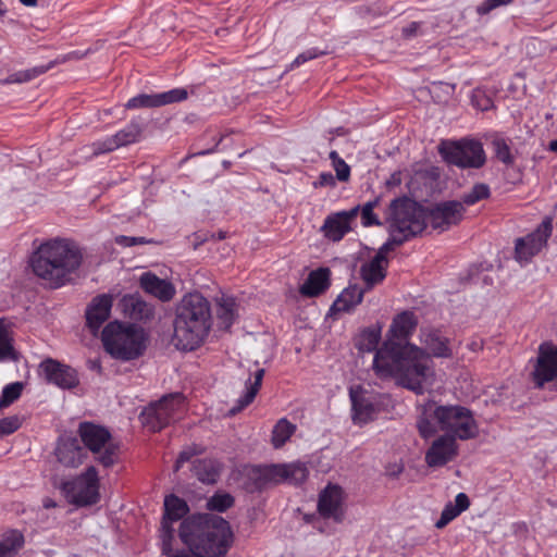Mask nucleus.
I'll use <instances>...</instances> for the list:
<instances>
[{
  "label": "nucleus",
  "mask_w": 557,
  "mask_h": 557,
  "mask_svg": "<svg viewBox=\"0 0 557 557\" xmlns=\"http://www.w3.org/2000/svg\"><path fill=\"white\" fill-rule=\"evenodd\" d=\"M42 506L44 508L46 509H50V508H54L57 507V503L50 498V497H46L44 500H42Z\"/></svg>",
  "instance_id": "obj_58"
},
{
  "label": "nucleus",
  "mask_w": 557,
  "mask_h": 557,
  "mask_svg": "<svg viewBox=\"0 0 557 557\" xmlns=\"http://www.w3.org/2000/svg\"><path fill=\"white\" fill-rule=\"evenodd\" d=\"M113 299L108 294L98 295L88 305L86 309V324L92 333H96L100 326L110 317Z\"/></svg>",
  "instance_id": "obj_23"
},
{
  "label": "nucleus",
  "mask_w": 557,
  "mask_h": 557,
  "mask_svg": "<svg viewBox=\"0 0 557 557\" xmlns=\"http://www.w3.org/2000/svg\"><path fill=\"white\" fill-rule=\"evenodd\" d=\"M321 53L318 52L315 49H310V50H307L302 53H300L295 60L294 62L290 64V69H293L294 66H298L307 61H310L314 58H317L318 55H320Z\"/></svg>",
  "instance_id": "obj_55"
},
{
  "label": "nucleus",
  "mask_w": 557,
  "mask_h": 557,
  "mask_svg": "<svg viewBox=\"0 0 557 557\" xmlns=\"http://www.w3.org/2000/svg\"><path fill=\"white\" fill-rule=\"evenodd\" d=\"M406 240L408 239L405 235H400L396 232H389L388 240L382 245L375 256H381L383 259H387V253L392 251L396 246L404 244Z\"/></svg>",
  "instance_id": "obj_48"
},
{
  "label": "nucleus",
  "mask_w": 557,
  "mask_h": 557,
  "mask_svg": "<svg viewBox=\"0 0 557 557\" xmlns=\"http://www.w3.org/2000/svg\"><path fill=\"white\" fill-rule=\"evenodd\" d=\"M78 434L85 448L94 454L99 465L110 468L117 462L120 445L107 428L92 422H82Z\"/></svg>",
  "instance_id": "obj_8"
},
{
  "label": "nucleus",
  "mask_w": 557,
  "mask_h": 557,
  "mask_svg": "<svg viewBox=\"0 0 557 557\" xmlns=\"http://www.w3.org/2000/svg\"><path fill=\"white\" fill-rule=\"evenodd\" d=\"M24 536L18 531H10L0 541V557H12L23 546Z\"/></svg>",
  "instance_id": "obj_37"
},
{
  "label": "nucleus",
  "mask_w": 557,
  "mask_h": 557,
  "mask_svg": "<svg viewBox=\"0 0 557 557\" xmlns=\"http://www.w3.org/2000/svg\"><path fill=\"white\" fill-rule=\"evenodd\" d=\"M46 380L61 388H73L78 384L76 371L61 362L48 358L40 363Z\"/></svg>",
  "instance_id": "obj_21"
},
{
  "label": "nucleus",
  "mask_w": 557,
  "mask_h": 557,
  "mask_svg": "<svg viewBox=\"0 0 557 557\" xmlns=\"http://www.w3.org/2000/svg\"><path fill=\"white\" fill-rule=\"evenodd\" d=\"M189 524L181 525L180 537L182 542L188 547L189 552L173 550L169 536L162 535V554L168 557H208V550L203 549L200 536L203 534L202 529L193 528L195 531H189Z\"/></svg>",
  "instance_id": "obj_16"
},
{
  "label": "nucleus",
  "mask_w": 557,
  "mask_h": 557,
  "mask_svg": "<svg viewBox=\"0 0 557 557\" xmlns=\"http://www.w3.org/2000/svg\"><path fill=\"white\" fill-rule=\"evenodd\" d=\"M379 199L366 202L362 207L359 206L361 214V222L363 226L382 225L377 215L373 212L374 208L379 205Z\"/></svg>",
  "instance_id": "obj_45"
},
{
  "label": "nucleus",
  "mask_w": 557,
  "mask_h": 557,
  "mask_svg": "<svg viewBox=\"0 0 557 557\" xmlns=\"http://www.w3.org/2000/svg\"><path fill=\"white\" fill-rule=\"evenodd\" d=\"M367 290L368 289L362 288L358 284H350L338 295L331 307V311L349 312L362 301Z\"/></svg>",
  "instance_id": "obj_30"
},
{
  "label": "nucleus",
  "mask_w": 557,
  "mask_h": 557,
  "mask_svg": "<svg viewBox=\"0 0 557 557\" xmlns=\"http://www.w3.org/2000/svg\"><path fill=\"white\" fill-rule=\"evenodd\" d=\"M440 152L447 163L460 169H480L486 162L483 145L475 139L444 143Z\"/></svg>",
  "instance_id": "obj_11"
},
{
  "label": "nucleus",
  "mask_w": 557,
  "mask_h": 557,
  "mask_svg": "<svg viewBox=\"0 0 557 557\" xmlns=\"http://www.w3.org/2000/svg\"><path fill=\"white\" fill-rule=\"evenodd\" d=\"M306 463H272L249 466L244 470V488L249 493L262 492L281 483L300 484L307 480Z\"/></svg>",
  "instance_id": "obj_4"
},
{
  "label": "nucleus",
  "mask_w": 557,
  "mask_h": 557,
  "mask_svg": "<svg viewBox=\"0 0 557 557\" xmlns=\"http://www.w3.org/2000/svg\"><path fill=\"white\" fill-rule=\"evenodd\" d=\"M417 319L410 311H404L394 318L389 333L394 338L407 339L417 326Z\"/></svg>",
  "instance_id": "obj_33"
},
{
  "label": "nucleus",
  "mask_w": 557,
  "mask_h": 557,
  "mask_svg": "<svg viewBox=\"0 0 557 557\" xmlns=\"http://www.w3.org/2000/svg\"><path fill=\"white\" fill-rule=\"evenodd\" d=\"M548 149L555 153H557V139L552 140L549 143Z\"/></svg>",
  "instance_id": "obj_61"
},
{
  "label": "nucleus",
  "mask_w": 557,
  "mask_h": 557,
  "mask_svg": "<svg viewBox=\"0 0 557 557\" xmlns=\"http://www.w3.org/2000/svg\"><path fill=\"white\" fill-rule=\"evenodd\" d=\"M457 456L456 440L451 435L437 437L425 453L429 467H442Z\"/></svg>",
  "instance_id": "obj_22"
},
{
  "label": "nucleus",
  "mask_w": 557,
  "mask_h": 557,
  "mask_svg": "<svg viewBox=\"0 0 557 557\" xmlns=\"http://www.w3.org/2000/svg\"><path fill=\"white\" fill-rule=\"evenodd\" d=\"M433 419L437 422L445 435H451L455 440L467 441L479 434L478 424L472 412L462 406L448 405L436 406L433 411Z\"/></svg>",
  "instance_id": "obj_9"
},
{
  "label": "nucleus",
  "mask_w": 557,
  "mask_h": 557,
  "mask_svg": "<svg viewBox=\"0 0 557 557\" xmlns=\"http://www.w3.org/2000/svg\"><path fill=\"white\" fill-rule=\"evenodd\" d=\"M512 1L513 0H485L480 5L476 7V13L479 15H486L491 11H493L499 7L510 4Z\"/></svg>",
  "instance_id": "obj_52"
},
{
  "label": "nucleus",
  "mask_w": 557,
  "mask_h": 557,
  "mask_svg": "<svg viewBox=\"0 0 557 557\" xmlns=\"http://www.w3.org/2000/svg\"><path fill=\"white\" fill-rule=\"evenodd\" d=\"M388 259L381 256H374L371 260L362 263L360 275L366 285V289L370 290L374 285L380 284L386 276Z\"/></svg>",
  "instance_id": "obj_28"
},
{
  "label": "nucleus",
  "mask_w": 557,
  "mask_h": 557,
  "mask_svg": "<svg viewBox=\"0 0 557 557\" xmlns=\"http://www.w3.org/2000/svg\"><path fill=\"white\" fill-rule=\"evenodd\" d=\"M423 348L413 344H400L392 339L376 350L373 368L380 377H393L397 384L423 394L434 381L431 357L451 358L450 341L440 330L424 327L420 331Z\"/></svg>",
  "instance_id": "obj_1"
},
{
  "label": "nucleus",
  "mask_w": 557,
  "mask_h": 557,
  "mask_svg": "<svg viewBox=\"0 0 557 557\" xmlns=\"http://www.w3.org/2000/svg\"><path fill=\"white\" fill-rule=\"evenodd\" d=\"M22 425L18 416H10L0 420V436H7L17 431Z\"/></svg>",
  "instance_id": "obj_49"
},
{
  "label": "nucleus",
  "mask_w": 557,
  "mask_h": 557,
  "mask_svg": "<svg viewBox=\"0 0 557 557\" xmlns=\"http://www.w3.org/2000/svg\"><path fill=\"white\" fill-rule=\"evenodd\" d=\"M102 344L113 358L129 361L141 356L146 349V337L141 329L124 325L117 321L110 322L102 331Z\"/></svg>",
  "instance_id": "obj_5"
},
{
  "label": "nucleus",
  "mask_w": 557,
  "mask_h": 557,
  "mask_svg": "<svg viewBox=\"0 0 557 557\" xmlns=\"http://www.w3.org/2000/svg\"><path fill=\"white\" fill-rule=\"evenodd\" d=\"M386 222L388 232H396L410 239L426 227V210L407 197L397 198L389 203Z\"/></svg>",
  "instance_id": "obj_7"
},
{
  "label": "nucleus",
  "mask_w": 557,
  "mask_h": 557,
  "mask_svg": "<svg viewBox=\"0 0 557 557\" xmlns=\"http://www.w3.org/2000/svg\"><path fill=\"white\" fill-rule=\"evenodd\" d=\"M417 425H418L419 433L423 438H429L436 431L434 424L429 419H426L424 417H421L418 420Z\"/></svg>",
  "instance_id": "obj_53"
},
{
  "label": "nucleus",
  "mask_w": 557,
  "mask_h": 557,
  "mask_svg": "<svg viewBox=\"0 0 557 557\" xmlns=\"http://www.w3.org/2000/svg\"><path fill=\"white\" fill-rule=\"evenodd\" d=\"M144 133V127L139 121H131L124 128L120 129L113 136L103 140H98L90 146L91 156L96 157L102 153L114 151L121 147L138 143Z\"/></svg>",
  "instance_id": "obj_15"
},
{
  "label": "nucleus",
  "mask_w": 557,
  "mask_h": 557,
  "mask_svg": "<svg viewBox=\"0 0 557 557\" xmlns=\"http://www.w3.org/2000/svg\"><path fill=\"white\" fill-rule=\"evenodd\" d=\"M124 312L133 320H148L153 317V308L137 295H125L122 298Z\"/></svg>",
  "instance_id": "obj_32"
},
{
  "label": "nucleus",
  "mask_w": 557,
  "mask_h": 557,
  "mask_svg": "<svg viewBox=\"0 0 557 557\" xmlns=\"http://www.w3.org/2000/svg\"><path fill=\"white\" fill-rule=\"evenodd\" d=\"M470 506L469 497L465 493H459L455 498V505L447 504L442 511L441 518L436 521L435 527L443 529L451 520L458 517L462 511L467 510Z\"/></svg>",
  "instance_id": "obj_34"
},
{
  "label": "nucleus",
  "mask_w": 557,
  "mask_h": 557,
  "mask_svg": "<svg viewBox=\"0 0 557 557\" xmlns=\"http://www.w3.org/2000/svg\"><path fill=\"white\" fill-rule=\"evenodd\" d=\"M234 505V497L228 493H215L208 499L207 507L212 511L223 512Z\"/></svg>",
  "instance_id": "obj_43"
},
{
  "label": "nucleus",
  "mask_w": 557,
  "mask_h": 557,
  "mask_svg": "<svg viewBox=\"0 0 557 557\" xmlns=\"http://www.w3.org/2000/svg\"><path fill=\"white\" fill-rule=\"evenodd\" d=\"M236 301L233 297L222 296L216 311L220 323L228 329L235 320Z\"/></svg>",
  "instance_id": "obj_36"
},
{
  "label": "nucleus",
  "mask_w": 557,
  "mask_h": 557,
  "mask_svg": "<svg viewBox=\"0 0 557 557\" xmlns=\"http://www.w3.org/2000/svg\"><path fill=\"white\" fill-rule=\"evenodd\" d=\"M532 377L539 388L557 379V346L550 344L540 346Z\"/></svg>",
  "instance_id": "obj_17"
},
{
  "label": "nucleus",
  "mask_w": 557,
  "mask_h": 557,
  "mask_svg": "<svg viewBox=\"0 0 557 557\" xmlns=\"http://www.w3.org/2000/svg\"><path fill=\"white\" fill-rule=\"evenodd\" d=\"M421 24L419 22H412L408 26L403 28V36L405 38H412L419 34Z\"/></svg>",
  "instance_id": "obj_56"
},
{
  "label": "nucleus",
  "mask_w": 557,
  "mask_h": 557,
  "mask_svg": "<svg viewBox=\"0 0 557 557\" xmlns=\"http://www.w3.org/2000/svg\"><path fill=\"white\" fill-rule=\"evenodd\" d=\"M296 431V425L286 419H280L272 431V444L275 448L282 447Z\"/></svg>",
  "instance_id": "obj_38"
},
{
  "label": "nucleus",
  "mask_w": 557,
  "mask_h": 557,
  "mask_svg": "<svg viewBox=\"0 0 557 557\" xmlns=\"http://www.w3.org/2000/svg\"><path fill=\"white\" fill-rule=\"evenodd\" d=\"M352 404V419L357 424H366L374 419L375 406L373 403L356 389H350Z\"/></svg>",
  "instance_id": "obj_31"
},
{
  "label": "nucleus",
  "mask_w": 557,
  "mask_h": 557,
  "mask_svg": "<svg viewBox=\"0 0 557 557\" xmlns=\"http://www.w3.org/2000/svg\"><path fill=\"white\" fill-rule=\"evenodd\" d=\"M344 495L338 485L329 484L319 494L318 512L324 519H332L339 523L344 520Z\"/></svg>",
  "instance_id": "obj_18"
},
{
  "label": "nucleus",
  "mask_w": 557,
  "mask_h": 557,
  "mask_svg": "<svg viewBox=\"0 0 557 557\" xmlns=\"http://www.w3.org/2000/svg\"><path fill=\"white\" fill-rule=\"evenodd\" d=\"M114 242L116 245H120L122 247H132L136 245H145V244H152V239H148L143 236H125V235H119L114 238Z\"/></svg>",
  "instance_id": "obj_51"
},
{
  "label": "nucleus",
  "mask_w": 557,
  "mask_h": 557,
  "mask_svg": "<svg viewBox=\"0 0 557 557\" xmlns=\"http://www.w3.org/2000/svg\"><path fill=\"white\" fill-rule=\"evenodd\" d=\"M255 366V370L249 369V375L245 383V394L237 400V405L230 410V413L232 416L236 414L237 412L246 408L248 405H250L261 387L265 371L263 368L258 367V362H256Z\"/></svg>",
  "instance_id": "obj_27"
},
{
  "label": "nucleus",
  "mask_w": 557,
  "mask_h": 557,
  "mask_svg": "<svg viewBox=\"0 0 557 557\" xmlns=\"http://www.w3.org/2000/svg\"><path fill=\"white\" fill-rule=\"evenodd\" d=\"M188 512L186 502L176 495H169L164 499V516L162 520V535L173 539L171 523L182 519Z\"/></svg>",
  "instance_id": "obj_25"
},
{
  "label": "nucleus",
  "mask_w": 557,
  "mask_h": 557,
  "mask_svg": "<svg viewBox=\"0 0 557 557\" xmlns=\"http://www.w3.org/2000/svg\"><path fill=\"white\" fill-rule=\"evenodd\" d=\"M187 90L184 88H174L172 90L147 95L141 94L131 98L125 104L126 109H140V108H158L165 104L183 101L187 98Z\"/></svg>",
  "instance_id": "obj_19"
},
{
  "label": "nucleus",
  "mask_w": 557,
  "mask_h": 557,
  "mask_svg": "<svg viewBox=\"0 0 557 557\" xmlns=\"http://www.w3.org/2000/svg\"><path fill=\"white\" fill-rule=\"evenodd\" d=\"M553 232V220L545 218L537 228L516 240L515 252L519 262H528L545 247Z\"/></svg>",
  "instance_id": "obj_13"
},
{
  "label": "nucleus",
  "mask_w": 557,
  "mask_h": 557,
  "mask_svg": "<svg viewBox=\"0 0 557 557\" xmlns=\"http://www.w3.org/2000/svg\"><path fill=\"white\" fill-rule=\"evenodd\" d=\"M26 7H35L37 4V0H20Z\"/></svg>",
  "instance_id": "obj_60"
},
{
  "label": "nucleus",
  "mask_w": 557,
  "mask_h": 557,
  "mask_svg": "<svg viewBox=\"0 0 557 557\" xmlns=\"http://www.w3.org/2000/svg\"><path fill=\"white\" fill-rule=\"evenodd\" d=\"M49 69H50V66H40V67H34L30 70L17 72V73L10 75L8 78H5L3 81V83H7V84L25 83V82H28V81L37 77L40 74H44Z\"/></svg>",
  "instance_id": "obj_46"
},
{
  "label": "nucleus",
  "mask_w": 557,
  "mask_h": 557,
  "mask_svg": "<svg viewBox=\"0 0 557 557\" xmlns=\"http://www.w3.org/2000/svg\"><path fill=\"white\" fill-rule=\"evenodd\" d=\"M466 209L456 200L436 203L426 211V224L438 232H445L458 225L465 215Z\"/></svg>",
  "instance_id": "obj_14"
},
{
  "label": "nucleus",
  "mask_w": 557,
  "mask_h": 557,
  "mask_svg": "<svg viewBox=\"0 0 557 557\" xmlns=\"http://www.w3.org/2000/svg\"><path fill=\"white\" fill-rule=\"evenodd\" d=\"M189 524L193 528L202 529L200 536L205 550H208V557L224 556L231 545L232 532L230 524L222 517L213 513L194 516L182 522L181 525Z\"/></svg>",
  "instance_id": "obj_6"
},
{
  "label": "nucleus",
  "mask_w": 557,
  "mask_h": 557,
  "mask_svg": "<svg viewBox=\"0 0 557 557\" xmlns=\"http://www.w3.org/2000/svg\"><path fill=\"white\" fill-rule=\"evenodd\" d=\"M83 249L67 238H52L41 243L30 257L34 274L50 288L62 287L73 281L82 267Z\"/></svg>",
  "instance_id": "obj_2"
},
{
  "label": "nucleus",
  "mask_w": 557,
  "mask_h": 557,
  "mask_svg": "<svg viewBox=\"0 0 557 557\" xmlns=\"http://www.w3.org/2000/svg\"><path fill=\"white\" fill-rule=\"evenodd\" d=\"M332 165L336 172V178L341 182H348L350 177V166L338 156L336 151L330 152Z\"/></svg>",
  "instance_id": "obj_47"
},
{
  "label": "nucleus",
  "mask_w": 557,
  "mask_h": 557,
  "mask_svg": "<svg viewBox=\"0 0 557 557\" xmlns=\"http://www.w3.org/2000/svg\"><path fill=\"white\" fill-rule=\"evenodd\" d=\"M196 478L202 483L213 484L220 476L219 463L212 459L197 460L193 466Z\"/></svg>",
  "instance_id": "obj_35"
},
{
  "label": "nucleus",
  "mask_w": 557,
  "mask_h": 557,
  "mask_svg": "<svg viewBox=\"0 0 557 557\" xmlns=\"http://www.w3.org/2000/svg\"><path fill=\"white\" fill-rule=\"evenodd\" d=\"M483 347L481 342L473 341L469 344V348L473 351H479Z\"/></svg>",
  "instance_id": "obj_59"
},
{
  "label": "nucleus",
  "mask_w": 557,
  "mask_h": 557,
  "mask_svg": "<svg viewBox=\"0 0 557 557\" xmlns=\"http://www.w3.org/2000/svg\"><path fill=\"white\" fill-rule=\"evenodd\" d=\"M492 147L496 158L506 165L515 163V157L511 153L509 145L503 138H495L492 141Z\"/></svg>",
  "instance_id": "obj_44"
},
{
  "label": "nucleus",
  "mask_w": 557,
  "mask_h": 557,
  "mask_svg": "<svg viewBox=\"0 0 557 557\" xmlns=\"http://www.w3.org/2000/svg\"><path fill=\"white\" fill-rule=\"evenodd\" d=\"M12 333L4 319H0V361L5 359H16L15 350L12 345Z\"/></svg>",
  "instance_id": "obj_39"
},
{
  "label": "nucleus",
  "mask_w": 557,
  "mask_h": 557,
  "mask_svg": "<svg viewBox=\"0 0 557 557\" xmlns=\"http://www.w3.org/2000/svg\"><path fill=\"white\" fill-rule=\"evenodd\" d=\"M184 408L185 398L181 393L169 394L145 408L140 420L150 431L158 432L180 419Z\"/></svg>",
  "instance_id": "obj_10"
},
{
  "label": "nucleus",
  "mask_w": 557,
  "mask_h": 557,
  "mask_svg": "<svg viewBox=\"0 0 557 557\" xmlns=\"http://www.w3.org/2000/svg\"><path fill=\"white\" fill-rule=\"evenodd\" d=\"M336 180L337 178L331 172H323L319 175L318 180L313 182V187H334Z\"/></svg>",
  "instance_id": "obj_54"
},
{
  "label": "nucleus",
  "mask_w": 557,
  "mask_h": 557,
  "mask_svg": "<svg viewBox=\"0 0 557 557\" xmlns=\"http://www.w3.org/2000/svg\"><path fill=\"white\" fill-rule=\"evenodd\" d=\"M99 476L96 467L89 466L73 480L64 481L60 488L71 504L77 506L94 505L99 502Z\"/></svg>",
  "instance_id": "obj_12"
},
{
  "label": "nucleus",
  "mask_w": 557,
  "mask_h": 557,
  "mask_svg": "<svg viewBox=\"0 0 557 557\" xmlns=\"http://www.w3.org/2000/svg\"><path fill=\"white\" fill-rule=\"evenodd\" d=\"M358 213L359 206H356L348 211L331 214L324 220L321 232L330 240L338 242L351 231L350 223L356 219Z\"/></svg>",
  "instance_id": "obj_20"
},
{
  "label": "nucleus",
  "mask_w": 557,
  "mask_h": 557,
  "mask_svg": "<svg viewBox=\"0 0 557 557\" xmlns=\"http://www.w3.org/2000/svg\"><path fill=\"white\" fill-rule=\"evenodd\" d=\"M23 387V383L21 382H14L4 386L0 397V409L7 408L17 400L22 394Z\"/></svg>",
  "instance_id": "obj_42"
},
{
  "label": "nucleus",
  "mask_w": 557,
  "mask_h": 557,
  "mask_svg": "<svg viewBox=\"0 0 557 557\" xmlns=\"http://www.w3.org/2000/svg\"><path fill=\"white\" fill-rule=\"evenodd\" d=\"M139 284L147 294L161 301H170L175 296L174 285L151 272L144 273L139 278Z\"/></svg>",
  "instance_id": "obj_24"
},
{
  "label": "nucleus",
  "mask_w": 557,
  "mask_h": 557,
  "mask_svg": "<svg viewBox=\"0 0 557 557\" xmlns=\"http://www.w3.org/2000/svg\"><path fill=\"white\" fill-rule=\"evenodd\" d=\"M336 133H337L338 135H343V134H344V132H343V129H342V128H338V129L336 131Z\"/></svg>",
  "instance_id": "obj_62"
},
{
  "label": "nucleus",
  "mask_w": 557,
  "mask_h": 557,
  "mask_svg": "<svg viewBox=\"0 0 557 557\" xmlns=\"http://www.w3.org/2000/svg\"><path fill=\"white\" fill-rule=\"evenodd\" d=\"M55 456L63 466L76 468L83 463L86 453L76 440L67 438L58 443Z\"/></svg>",
  "instance_id": "obj_26"
},
{
  "label": "nucleus",
  "mask_w": 557,
  "mask_h": 557,
  "mask_svg": "<svg viewBox=\"0 0 557 557\" xmlns=\"http://www.w3.org/2000/svg\"><path fill=\"white\" fill-rule=\"evenodd\" d=\"M381 339V330L375 327H370L360 334L357 347L360 351H373L376 350L379 342Z\"/></svg>",
  "instance_id": "obj_40"
},
{
  "label": "nucleus",
  "mask_w": 557,
  "mask_h": 557,
  "mask_svg": "<svg viewBox=\"0 0 557 557\" xmlns=\"http://www.w3.org/2000/svg\"><path fill=\"white\" fill-rule=\"evenodd\" d=\"M212 325L211 306L200 293L185 295L176 306L174 318V345L181 350L198 348Z\"/></svg>",
  "instance_id": "obj_3"
},
{
  "label": "nucleus",
  "mask_w": 557,
  "mask_h": 557,
  "mask_svg": "<svg viewBox=\"0 0 557 557\" xmlns=\"http://www.w3.org/2000/svg\"><path fill=\"white\" fill-rule=\"evenodd\" d=\"M203 449L195 444L185 447L178 455L174 465V471H178L182 466L189 461L194 456L202 454Z\"/></svg>",
  "instance_id": "obj_50"
},
{
  "label": "nucleus",
  "mask_w": 557,
  "mask_h": 557,
  "mask_svg": "<svg viewBox=\"0 0 557 557\" xmlns=\"http://www.w3.org/2000/svg\"><path fill=\"white\" fill-rule=\"evenodd\" d=\"M478 97H482V98H483V100H484V104H478L479 109H480V110H482V111L487 110V109L490 108V106H491V100H490V98H486V97H484V95H482L481 92H479V94H474V95H473V101H474Z\"/></svg>",
  "instance_id": "obj_57"
},
{
  "label": "nucleus",
  "mask_w": 557,
  "mask_h": 557,
  "mask_svg": "<svg viewBox=\"0 0 557 557\" xmlns=\"http://www.w3.org/2000/svg\"><path fill=\"white\" fill-rule=\"evenodd\" d=\"M330 270L327 268H319L311 271L306 282L300 286L299 292L306 297H317L324 293L330 286Z\"/></svg>",
  "instance_id": "obj_29"
},
{
  "label": "nucleus",
  "mask_w": 557,
  "mask_h": 557,
  "mask_svg": "<svg viewBox=\"0 0 557 557\" xmlns=\"http://www.w3.org/2000/svg\"><path fill=\"white\" fill-rule=\"evenodd\" d=\"M491 195V190L488 185L484 183L475 184L468 193L462 196V200L460 201L462 206H472L480 200L487 199Z\"/></svg>",
  "instance_id": "obj_41"
}]
</instances>
